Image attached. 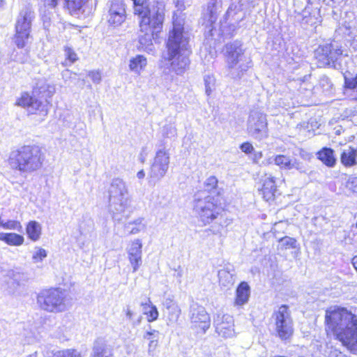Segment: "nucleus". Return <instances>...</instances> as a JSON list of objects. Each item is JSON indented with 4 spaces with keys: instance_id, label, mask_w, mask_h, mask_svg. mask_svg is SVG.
<instances>
[{
    "instance_id": "6",
    "label": "nucleus",
    "mask_w": 357,
    "mask_h": 357,
    "mask_svg": "<svg viewBox=\"0 0 357 357\" xmlns=\"http://www.w3.org/2000/svg\"><path fill=\"white\" fill-rule=\"evenodd\" d=\"M37 303L41 309L50 312H61L67 310L66 293L59 288L45 289L40 292Z\"/></svg>"
},
{
    "instance_id": "64",
    "label": "nucleus",
    "mask_w": 357,
    "mask_h": 357,
    "mask_svg": "<svg viewBox=\"0 0 357 357\" xmlns=\"http://www.w3.org/2000/svg\"><path fill=\"white\" fill-rule=\"evenodd\" d=\"M140 322V320L139 319L137 322V324H138Z\"/></svg>"
},
{
    "instance_id": "43",
    "label": "nucleus",
    "mask_w": 357,
    "mask_h": 357,
    "mask_svg": "<svg viewBox=\"0 0 357 357\" xmlns=\"http://www.w3.org/2000/svg\"><path fill=\"white\" fill-rule=\"evenodd\" d=\"M215 79L212 75H207L204 77L206 93L209 96L214 89Z\"/></svg>"
},
{
    "instance_id": "44",
    "label": "nucleus",
    "mask_w": 357,
    "mask_h": 357,
    "mask_svg": "<svg viewBox=\"0 0 357 357\" xmlns=\"http://www.w3.org/2000/svg\"><path fill=\"white\" fill-rule=\"evenodd\" d=\"M344 87L357 92V74L354 77L344 75Z\"/></svg>"
},
{
    "instance_id": "17",
    "label": "nucleus",
    "mask_w": 357,
    "mask_h": 357,
    "mask_svg": "<svg viewBox=\"0 0 357 357\" xmlns=\"http://www.w3.org/2000/svg\"><path fill=\"white\" fill-rule=\"evenodd\" d=\"M142 243L139 239L132 241L126 248L129 261L132 267V272H136L142 265Z\"/></svg>"
},
{
    "instance_id": "21",
    "label": "nucleus",
    "mask_w": 357,
    "mask_h": 357,
    "mask_svg": "<svg viewBox=\"0 0 357 357\" xmlns=\"http://www.w3.org/2000/svg\"><path fill=\"white\" fill-rule=\"evenodd\" d=\"M250 295V288L245 282H242L238 286L236 291V298L234 305L236 306H243L248 302Z\"/></svg>"
},
{
    "instance_id": "30",
    "label": "nucleus",
    "mask_w": 357,
    "mask_h": 357,
    "mask_svg": "<svg viewBox=\"0 0 357 357\" xmlns=\"http://www.w3.org/2000/svg\"><path fill=\"white\" fill-rule=\"evenodd\" d=\"M144 313L147 316L149 322L156 320L158 317V311L157 307L153 305L149 298H147L144 303H141Z\"/></svg>"
},
{
    "instance_id": "28",
    "label": "nucleus",
    "mask_w": 357,
    "mask_h": 357,
    "mask_svg": "<svg viewBox=\"0 0 357 357\" xmlns=\"http://www.w3.org/2000/svg\"><path fill=\"white\" fill-rule=\"evenodd\" d=\"M231 271H234L231 270L229 267H225L219 271L218 277L220 285L225 287H229L233 285L234 283V274Z\"/></svg>"
},
{
    "instance_id": "26",
    "label": "nucleus",
    "mask_w": 357,
    "mask_h": 357,
    "mask_svg": "<svg viewBox=\"0 0 357 357\" xmlns=\"http://www.w3.org/2000/svg\"><path fill=\"white\" fill-rule=\"evenodd\" d=\"M144 340L149 341L148 353L149 355H153L154 351L158 345L160 333L156 330L147 331L143 335Z\"/></svg>"
},
{
    "instance_id": "55",
    "label": "nucleus",
    "mask_w": 357,
    "mask_h": 357,
    "mask_svg": "<svg viewBox=\"0 0 357 357\" xmlns=\"http://www.w3.org/2000/svg\"><path fill=\"white\" fill-rule=\"evenodd\" d=\"M349 184L351 185L350 188L352 189V190L355 192H357V178H352Z\"/></svg>"
},
{
    "instance_id": "5",
    "label": "nucleus",
    "mask_w": 357,
    "mask_h": 357,
    "mask_svg": "<svg viewBox=\"0 0 357 357\" xmlns=\"http://www.w3.org/2000/svg\"><path fill=\"white\" fill-rule=\"evenodd\" d=\"M225 51L230 76L234 79L240 78L250 68V59L244 55L241 43L236 40L228 43Z\"/></svg>"
},
{
    "instance_id": "1",
    "label": "nucleus",
    "mask_w": 357,
    "mask_h": 357,
    "mask_svg": "<svg viewBox=\"0 0 357 357\" xmlns=\"http://www.w3.org/2000/svg\"><path fill=\"white\" fill-rule=\"evenodd\" d=\"M327 333H331L351 351L357 350V319L347 308L333 305L325 312Z\"/></svg>"
},
{
    "instance_id": "41",
    "label": "nucleus",
    "mask_w": 357,
    "mask_h": 357,
    "mask_svg": "<svg viewBox=\"0 0 357 357\" xmlns=\"http://www.w3.org/2000/svg\"><path fill=\"white\" fill-rule=\"evenodd\" d=\"M54 357H82L80 352L73 349H67L58 351L54 354Z\"/></svg>"
},
{
    "instance_id": "20",
    "label": "nucleus",
    "mask_w": 357,
    "mask_h": 357,
    "mask_svg": "<svg viewBox=\"0 0 357 357\" xmlns=\"http://www.w3.org/2000/svg\"><path fill=\"white\" fill-rule=\"evenodd\" d=\"M133 2L134 14L139 16V20L152 18L153 12L159 11L158 9H150L147 0H132Z\"/></svg>"
},
{
    "instance_id": "57",
    "label": "nucleus",
    "mask_w": 357,
    "mask_h": 357,
    "mask_svg": "<svg viewBox=\"0 0 357 357\" xmlns=\"http://www.w3.org/2000/svg\"><path fill=\"white\" fill-rule=\"evenodd\" d=\"M273 162L275 163V156L269 157L268 158H267L266 160H265L262 162V163L264 165H268Z\"/></svg>"
},
{
    "instance_id": "10",
    "label": "nucleus",
    "mask_w": 357,
    "mask_h": 357,
    "mask_svg": "<svg viewBox=\"0 0 357 357\" xmlns=\"http://www.w3.org/2000/svg\"><path fill=\"white\" fill-rule=\"evenodd\" d=\"M189 318L191 328L197 334H205L211 326V317L204 307L193 303L190 305Z\"/></svg>"
},
{
    "instance_id": "31",
    "label": "nucleus",
    "mask_w": 357,
    "mask_h": 357,
    "mask_svg": "<svg viewBox=\"0 0 357 357\" xmlns=\"http://www.w3.org/2000/svg\"><path fill=\"white\" fill-rule=\"evenodd\" d=\"M41 225L36 221H30L26 226V231L29 238L33 241H38L41 235Z\"/></svg>"
},
{
    "instance_id": "39",
    "label": "nucleus",
    "mask_w": 357,
    "mask_h": 357,
    "mask_svg": "<svg viewBox=\"0 0 357 357\" xmlns=\"http://www.w3.org/2000/svg\"><path fill=\"white\" fill-rule=\"evenodd\" d=\"M47 256V251L40 247H36L32 251V262L37 264L41 262Z\"/></svg>"
},
{
    "instance_id": "19",
    "label": "nucleus",
    "mask_w": 357,
    "mask_h": 357,
    "mask_svg": "<svg viewBox=\"0 0 357 357\" xmlns=\"http://www.w3.org/2000/svg\"><path fill=\"white\" fill-rule=\"evenodd\" d=\"M34 17V13L29 7L23 8L18 16L15 29L16 30L29 31L31 28V21Z\"/></svg>"
},
{
    "instance_id": "60",
    "label": "nucleus",
    "mask_w": 357,
    "mask_h": 357,
    "mask_svg": "<svg viewBox=\"0 0 357 357\" xmlns=\"http://www.w3.org/2000/svg\"><path fill=\"white\" fill-rule=\"evenodd\" d=\"M71 325H72V323L70 321H69L68 322H66V325L65 326V329H64V331H63V333L68 332L70 329Z\"/></svg>"
},
{
    "instance_id": "48",
    "label": "nucleus",
    "mask_w": 357,
    "mask_h": 357,
    "mask_svg": "<svg viewBox=\"0 0 357 357\" xmlns=\"http://www.w3.org/2000/svg\"><path fill=\"white\" fill-rule=\"evenodd\" d=\"M75 73H73L70 70H64L61 73L62 79H63L64 82L67 84H70V79L73 78V75H75Z\"/></svg>"
},
{
    "instance_id": "23",
    "label": "nucleus",
    "mask_w": 357,
    "mask_h": 357,
    "mask_svg": "<svg viewBox=\"0 0 357 357\" xmlns=\"http://www.w3.org/2000/svg\"><path fill=\"white\" fill-rule=\"evenodd\" d=\"M147 66V59L143 55H136L129 60V69L131 72L139 75Z\"/></svg>"
},
{
    "instance_id": "38",
    "label": "nucleus",
    "mask_w": 357,
    "mask_h": 357,
    "mask_svg": "<svg viewBox=\"0 0 357 357\" xmlns=\"http://www.w3.org/2000/svg\"><path fill=\"white\" fill-rule=\"evenodd\" d=\"M29 36V31L16 30V34L15 38V43L18 47H23L25 45L26 41L27 40Z\"/></svg>"
},
{
    "instance_id": "50",
    "label": "nucleus",
    "mask_w": 357,
    "mask_h": 357,
    "mask_svg": "<svg viewBox=\"0 0 357 357\" xmlns=\"http://www.w3.org/2000/svg\"><path fill=\"white\" fill-rule=\"evenodd\" d=\"M240 149L243 153H245L246 154H249V153H252V151L254 150V147H253L252 144L250 142L243 143L241 145Z\"/></svg>"
},
{
    "instance_id": "36",
    "label": "nucleus",
    "mask_w": 357,
    "mask_h": 357,
    "mask_svg": "<svg viewBox=\"0 0 357 357\" xmlns=\"http://www.w3.org/2000/svg\"><path fill=\"white\" fill-rule=\"evenodd\" d=\"M64 52L66 56V60L62 62V66L66 67L68 66H71L76 61L78 60V56L75 52L70 47H64Z\"/></svg>"
},
{
    "instance_id": "12",
    "label": "nucleus",
    "mask_w": 357,
    "mask_h": 357,
    "mask_svg": "<svg viewBox=\"0 0 357 357\" xmlns=\"http://www.w3.org/2000/svg\"><path fill=\"white\" fill-rule=\"evenodd\" d=\"M106 20L109 26L117 27L126 20V5L123 0H112L107 5Z\"/></svg>"
},
{
    "instance_id": "27",
    "label": "nucleus",
    "mask_w": 357,
    "mask_h": 357,
    "mask_svg": "<svg viewBox=\"0 0 357 357\" xmlns=\"http://www.w3.org/2000/svg\"><path fill=\"white\" fill-rule=\"evenodd\" d=\"M317 158L325 165L328 167H333L336 163V158L334 156V151L330 148H323L317 153Z\"/></svg>"
},
{
    "instance_id": "35",
    "label": "nucleus",
    "mask_w": 357,
    "mask_h": 357,
    "mask_svg": "<svg viewBox=\"0 0 357 357\" xmlns=\"http://www.w3.org/2000/svg\"><path fill=\"white\" fill-rule=\"evenodd\" d=\"M87 0H65V5L73 15L82 9Z\"/></svg>"
},
{
    "instance_id": "13",
    "label": "nucleus",
    "mask_w": 357,
    "mask_h": 357,
    "mask_svg": "<svg viewBox=\"0 0 357 357\" xmlns=\"http://www.w3.org/2000/svg\"><path fill=\"white\" fill-rule=\"evenodd\" d=\"M342 54V51L336 43L326 44L319 46L314 52L319 67L331 66Z\"/></svg>"
},
{
    "instance_id": "54",
    "label": "nucleus",
    "mask_w": 357,
    "mask_h": 357,
    "mask_svg": "<svg viewBox=\"0 0 357 357\" xmlns=\"http://www.w3.org/2000/svg\"><path fill=\"white\" fill-rule=\"evenodd\" d=\"M59 0H45V3L52 8H54L57 6ZM65 2V0H63Z\"/></svg>"
},
{
    "instance_id": "49",
    "label": "nucleus",
    "mask_w": 357,
    "mask_h": 357,
    "mask_svg": "<svg viewBox=\"0 0 357 357\" xmlns=\"http://www.w3.org/2000/svg\"><path fill=\"white\" fill-rule=\"evenodd\" d=\"M218 179L215 176L208 177L205 182V185L207 187V190L213 189L217 186Z\"/></svg>"
},
{
    "instance_id": "46",
    "label": "nucleus",
    "mask_w": 357,
    "mask_h": 357,
    "mask_svg": "<svg viewBox=\"0 0 357 357\" xmlns=\"http://www.w3.org/2000/svg\"><path fill=\"white\" fill-rule=\"evenodd\" d=\"M306 14H307V12L303 11V13L302 14L303 18H302L301 23L303 24H310V25H313V24H316L317 18L314 16H312L310 14L309 15H307Z\"/></svg>"
},
{
    "instance_id": "32",
    "label": "nucleus",
    "mask_w": 357,
    "mask_h": 357,
    "mask_svg": "<svg viewBox=\"0 0 357 357\" xmlns=\"http://www.w3.org/2000/svg\"><path fill=\"white\" fill-rule=\"evenodd\" d=\"M146 225L143 222L142 218H137L125 225V229L130 234H136L144 231Z\"/></svg>"
},
{
    "instance_id": "63",
    "label": "nucleus",
    "mask_w": 357,
    "mask_h": 357,
    "mask_svg": "<svg viewBox=\"0 0 357 357\" xmlns=\"http://www.w3.org/2000/svg\"><path fill=\"white\" fill-rule=\"evenodd\" d=\"M175 133H176V130L174 128H172L171 130V134L174 135Z\"/></svg>"
},
{
    "instance_id": "8",
    "label": "nucleus",
    "mask_w": 357,
    "mask_h": 357,
    "mask_svg": "<svg viewBox=\"0 0 357 357\" xmlns=\"http://www.w3.org/2000/svg\"><path fill=\"white\" fill-rule=\"evenodd\" d=\"M273 317L278 336L282 340H288L294 333L293 321L288 307L285 305L279 307Z\"/></svg>"
},
{
    "instance_id": "62",
    "label": "nucleus",
    "mask_w": 357,
    "mask_h": 357,
    "mask_svg": "<svg viewBox=\"0 0 357 357\" xmlns=\"http://www.w3.org/2000/svg\"><path fill=\"white\" fill-rule=\"evenodd\" d=\"M38 356V351H35L32 354L28 355L26 357H37Z\"/></svg>"
},
{
    "instance_id": "16",
    "label": "nucleus",
    "mask_w": 357,
    "mask_h": 357,
    "mask_svg": "<svg viewBox=\"0 0 357 357\" xmlns=\"http://www.w3.org/2000/svg\"><path fill=\"white\" fill-rule=\"evenodd\" d=\"M130 198H109V208L115 221H121L128 215Z\"/></svg>"
},
{
    "instance_id": "11",
    "label": "nucleus",
    "mask_w": 357,
    "mask_h": 357,
    "mask_svg": "<svg viewBox=\"0 0 357 357\" xmlns=\"http://www.w3.org/2000/svg\"><path fill=\"white\" fill-rule=\"evenodd\" d=\"M169 160L168 150L165 149L158 150L149 172V178L154 182L160 181L169 169Z\"/></svg>"
},
{
    "instance_id": "2",
    "label": "nucleus",
    "mask_w": 357,
    "mask_h": 357,
    "mask_svg": "<svg viewBox=\"0 0 357 357\" xmlns=\"http://www.w3.org/2000/svg\"><path fill=\"white\" fill-rule=\"evenodd\" d=\"M188 46V40L183 33V24L174 22L166 44L167 57L164 59L170 63L171 70L176 75H181L188 69L190 61Z\"/></svg>"
},
{
    "instance_id": "53",
    "label": "nucleus",
    "mask_w": 357,
    "mask_h": 357,
    "mask_svg": "<svg viewBox=\"0 0 357 357\" xmlns=\"http://www.w3.org/2000/svg\"><path fill=\"white\" fill-rule=\"evenodd\" d=\"M300 156L302 159L307 160V161H310L313 157V155L311 153H309L304 150H301L300 151Z\"/></svg>"
},
{
    "instance_id": "40",
    "label": "nucleus",
    "mask_w": 357,
    "mask_h": 357,
    "mask_svg": "<svg viewBox=\"0 0 357 357\" xmlns=\"http://www.w3.org/2000/svg\"><path fill=\"white\" fill-rule=\"evenodd\" d=\"M0 226L5 229H11L20 231L22 229V225L20 222L16 220H7L4 221L0 217Z\"/></svg>"
},
{
    "instance_id": "9",
    "label": "nucleus",
    "mask_w": 357,
    "mask_h": 357,
    "mask_svg": "<svg viewBox=\"0 0 357 357\" xmlns=\"http://www.w3.org/2000/svg\"><path fill=\"white\" fill-rule=\"evenodd\" d=\"M248 133L252 138L262 140L268 137V130L266 116L258 110H252L248 120Z\"/></svg>"
},
{
    "instance_id": "29",
    "label": "nucleus",
    "mask_w": 357,
    "mask_h": 357,
    "mask_svg": "<svg viewBox=\"0 0 357 357\" xmlns=\"http://www.w3.org/2000/svg\"><path fill=\"white\" fill-rule=\"evenodd\" d=\"M0 241L13 246H20L23 244L24 238L22 236L15 233H0Z\"/></svg>"
},
{
    "instance_id": "47",
    "label": "nucleus",
    "mask_w": 357,
    "mask_h": 357,
    "mask_svg": "<svg viewBox=\"0 0 357 357\" xmlns=\"http://www.w3.org/2000/svg\"><path fill=\"white\" fill-rule=\"evenodd\" d=\"M88 76L91 79L94 84H100L102 80L101 73L98 70L89 71Z\"/></svg>"
},
{
    "instance_id": "3",
    "label": "nucleus",
    "mask_w": 357,
    "mask_h": 357,
    "mask_svg": "<svg viewBox=\"0 0 357 357\" xmlns=\"http://www.w3.org/2000/svg\"><path fill=\"white\" fill-rule=\"evenodd\" d=\"M44 154L36 145H25L13 150L8 157V164L22 174L33 173L43 166Z\"/></svg>"
},
{
    "instance_id": "37",
    "label": "nucleus",
    "mask_w": 357,
    "mask_h": 357,
    "mask_svg": "<svg viewBox=\"0 0 357 357\" xmlns=\"http://www.w3.org/2000/svg\"><path fill=\"white\" fill-rule=\"evenodd\" d=\"M291 161L292 160L289 156L284 155H277L275 156V164L282 169L290 170Z\"/></svg>"
},
{
    "instance_id": "22",
    "label": "nucleus",
    "mask_w": 357,
    "mask_h": 357,
    "mask_svg": "<svg viewBox=\"0 0 357 357\" xmlns=\"http://www.w3.org/2000/svg\"><path fill=\"white\" fill-rule=\"evenodd\" d=\"M261 192L263 198L267 202L274 198L276 192V185L273 177L269 176L263 179V185Z\"/></svg>"
},
{
    "instance_id": "15",
    "label": "nucleus",
    "mask_w": 357,
    "mask_h": 357,
    "mask_svg": "<svg viewBox=\"0 0 357 357\" xmlns=\"http://www.w3.org/2000/svg\"><path fill=\"white\" fill-rule=\"evenodd\" d=\"M17 105L26 108L31 114L38 113L43 117L47 116L48 113L47 105L33 98L27 93L22 94L17 100Z\"/></svg>"
},
{
    "instance_id": "25",
    "label": "nucleus",
    "mask_w": 357,
    "mask_h": 357,
    "mask_svg": "<svg viewBox=\"0 0 357 357\" xmlns=\"http://www.w3.org/2000/svg\"><path fill=\"white\" fill-rule=\"evenodd\" d=\"M112 349L106 342L102 339H98L95 341L93 355L91 357H110Z\"/></svg>"
},
{
    "instance_id": "4",
    "label": "nucleus",
    "mask_w": 357,
    "mask_h": 357,
    "mask_svg": "<svg viewBox=\"0 0 357 357\" xmlns=\"http://www.w3.org/2000/svg\"><path fill=\"white\" fill-rule=\"evenodd\" d=\"M163 20L164 15L160 11L153 12L152 18L139 20V49L149 53L154 51L153 39L162 29Z\"/></svg>"
},
{
    "instance_id": "7",
    "label": "nucleus",
    "mask_w": 357,
    "mask_h": 357,
    "mask_svg": "<svg viewBox=\"0 0 357 357\" xmlns=\"http://www.w3.org/2000/svg\"><path fill=\"white\" fill-rule=\"evenodd\" d=\"M195 209L204 225L210 224L222 216V207L210 195H197Z\"/></svg>"
},
{
    "instance_id": "61",
    "label": "nucleus",
    "mask_w": 357,
    "mask_h": 357,
    "mask_svg": "<svg viewBox=\"0 0 357 357\" xmlns=\"http://www.w3.org/2000/svg\"><path fill=\"white\" fill-rule=\"evenodd\" d=\"M352 264L354 266V267L355 268V269L357 271V256H355L353 259H352Z\"/></svg>"
},
{
    "instance_id": "42",
    "label": "nucleus",
    "mask_w": 357,
    "mask_h": 357,
    "mask_svg": "<svg viewBox=\"0 0 357 357\" xmlns=\"http://www.w3.org/2000/svg\"><path fill=\"white\" fill-rule=\"evenodd\" d=\"M279 242L285 249L296 248L297 241L294 238L284 236L279 240Z\"/></svg>"
},
{
    "instance_id": "51",
    "label": "nucleus",
    "mask_w": 357,
    "mask_h": 357,
    "mask_svg": "<svg viewBox=\"0 0 357 357\" xmlns=\"http://www.w3.org/2000/svg\"><path fill=\"white\" fill-rule=\"evenodd\" d=\"M123 312L126 314V317L128 321H132L135 315V312L130 305H128L123 307Z\"/></svg>"
},
{
    "instance_id": "58",
    "label": "nucleus",
    "mask_w": 357,
    "mask_h": 357,
    "mask_svg": "<svg viewBox=\"0 0 357 357\" xmlns=\"http://www.w3.org/2000/svg\"><path fill=\"white\" fill-rule=\"evenodd\" d=\"M47 91H48V96L49 97H51L54 91H55V89H54V86H52V85H47Z\"/></svg>"
},
{
    "instance_id": "24",
    "label": "nucleus",
    "mask_w": 357,
    "mask_h": 357,
    "mask_svg": "<svg viewBox=\"0 0 357 357\" xmlns=\"http://www.w3.org/2000/svg\"><path fill=\"white\" fill-rule=\"evenodd\" d=\"M357 151L354 148L347 146L342 149L340 161L345 167H352L356 165Z\"/></svg>"
},
{
    "instance_id": "59",
    "label": "nucleus",
    "mask_w": 357,
    "mask_h": 357,
    "mask_svg": "<svg viewBox=\"0 0 357 357\" xmlns=\"http://www.w3.org/2000/svg\"><path fill=\"white\" fill-rule=\"evenodd\" d=\"M145 176V172L143 169L139 171L137 174V177L139 178V179H143Z\"/></svg>"
},
{
    "instance_id": "33",
    "label": "nucleus",
    "mask_w": 357,
    "mask_h": 357,
    "mask_svg": "<svg viewBox=\"0 0 357 357\" xmlns=\"http://www.w3.org/2000/svg\"><path fill=\"white\" fill-rule=\"evenodd\" d=\"M181 310L178 305L165 310V313L167 317V324L172 326L176 324L181 315Z\"/></svg>"
},
{
    "instance_id": "52",
    "label": "nucleus",
    "mask_w": 357,
    "mask_h": 357,
    "mask_svg": "<svg viewBox=\"0 0 357 357\" xmlns=\"http://www.w3.org/2000/svg\"><path fill=\"white\" fill-rule=\"evenodd\" d=\"M165 310L169 309L170 307H173L174 306H178L176 303L174 301V299L171 297H167L165 299L162 303Z\"/></svg>"
},
{
    "instance_id": "34",
    "label": "nucleus",
    "mask_w": 357,
    "mask_h": 357,
    "mask_svg": "<svg viewBox=\"0 0 357 357\" xmlns=\"http://www.w3.org/2000/svg\"><path fill=\"white\" fill-rule=\"evenodd\" d=\"M40 339L32 331L24 330L22 334V342L25 345H36L38 344Z\"/></svg>"
},
{
    "instance_id": "45",
    "label": "nucleus",
    "mask_w": 357,
    "mask_h": 357,
    "mask_svg": "<svg viewBox=\"0 0 357 357\" xmlns=\"http://www.w3.org/2000/svg\"><path fill=\"white\" fill-rule=\"evenodd\" d=\"M291 165V169H296L300 173L307 174L309 170L307 165H304L303 162L297 160H292Z\"/></svg>"
},
{
    "instance_id": "18",
    "label": "nucleus",
    "mask_w": 357,
    "mask_h": 357,
    "mask_svg": "<svg viewBox=\"0 0 357 357\" xmlns=\"http://www.w3.org/2000/svg\"><path fill=\"white\" fill-rule=\"evenodd\" d=\"M109 194V198H129L126 183L120 178L112 179Z\"/></svg>"
},
{
    "instance_id": "14",
    "label": "nucleus",
    "mask_w": 357,
    "mask_h": 357,
    "mask_svg": "<svg viewBox=\"0 0 357 357\" xmlns=\"http://www.w3.org/2000/svg\"><path fill=\"white\" fill-rule=\"evenodd\" d=\"M213 325L216 333L224 338H231L235 335L234 319L228 314H215L213 317Z\"/></svg>"
},
{
    "instance_id": "56",
    "label": "nucleus",
    "mask_w": 357,
    "mask_h": 357,
    "mask_svg": "<svg viewBox=\"0 0 357 357\" xmlns=\"http://www.w3.org/2000/svg\"><path fill=\"white\" fill-rule=\"evenodd\" d=\"M176 273L174 274V276L179 280V282L181 283V278L183 276V271L180 266L178 267V269L175 270Z\"/></svg>"
}]
</instances>
